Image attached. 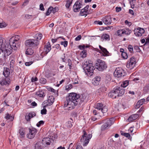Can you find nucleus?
Segmentation results:
<instances>
[{
    "label": "nucleus",
    "mask_w": 149,
    "mask_h": 149,
    "mask_svg": "<svg viewBox=\"0 0 149 149\" xmlns=\"http://www.w3.org/2000/svg\"><path fill=\"white\" fill-rule=\"evenodd\" d=\"M39 81L40 83L43 84H45L47 82L46 79L45 78H40Z\"/></svg>",
    "instance_id": "41"
},
{
    "label": "nucleus",
    "mask_w": 149,
    "mask_h": 149,
    "mask_svg": "<svg viewBox=\"0 0 149 149\" xmlns=\"http://www.w3.org/2000/svg\"><path fill=\"white\" fill-rule=\"evenodd\" d=\"M94 23L95 24H99V25H102V22L100 21H95L94 22Z\"/></svg>",
    "instance_id": "54"
},
{
    "label": "nucleus",
    "mask_w": 149,
    "mask_h": 149,
    "mask_svg": "<svg viewBox=\"0 0 149 149\" xmlns=\"http://www.w3.org/2000/svg\"><path fill=\"white\" fill-rule=\"evenodd\" d=\"M36 36V39L35 40H36V42H38L39 40L41 39L42 36V34H38V35Z\"/></svg>",
    "instance_id": "42"
},
{
    "label": "nucleus",
    "mask_w": 149,
    "mask_h": 149,
    "mask_svg": "<svg viewBox=\"0 0 149 149\" xmlns=\"http://www.w3.org/2000/svg\"><path fill=\"white\" fill-rule=\"evenodd\" d=\"M38 80V78L37 77H35V78L32 77L31 79V81L32 82L37 81Z\"/></svg>",
    "instance_id": "59"
},
{
    "label": "nucleus",
    "mask_w": 149,
    "mask_h": 149,
    "mask_svg": "<svg viewBox=\"0 0 149 149\" xmlns=\"http://www.w3.org/2000/svg\"><path fill=\"white\" fill-rule=\"evenodd\" d=\"M15 61L13 59H12L10 62V68H13L14 65Z\"/></svg>",
    "instance_id": "46"
},
{
    "label": "nucleus",
    "mask_w": 149,
    "mask_h": 149,
    "mask_svg": "<svg viewBox=\"0 0 149 149\" xmlns=\"http://www.w3.org/2000/svg\"><path fill=\"white\" fill-rule=\"evenodd\" d=\"M129 84V81H125L123 82V83L121 84V86L125 88L128 86Z\"/></svg>",
    "instance_id": "34"
},
{
    "label": "nucleus",
    "mask_w": 149,
    "mask_h": 149,
    "mask_svg": "<svg viewBox=\"0 0 149 149\" xmlns=\"http://www.w3.org/2000/svg\"><path fill=\"white\" fill-rule=\"evenodd\" d=\"M126 74V73L121 68H116L114 73V75L116 77H124Z\"/></svg>",
    "instance_id": "8"
},
{
    "label": "nucleus",
    "mask_w": 149,
    "mask_h": 149,
    "mask_svg": "<svg viewBox=\"0 0 149 149\" xmlns=\"http://www.w3.org/2000/svg\"><path fill=\"white\" fill-rule=\"evenodd\" d=\"M113 122L114 119L113 118H110L107 120L106 123L102 126V130H104L107 128L109 127L113 124Z\"/></svg>",
    "instance_id": "11"
},
{
    "label": "nucleus",
    "mask_w": 149,
    "mask_h": 149,
    "mask_svg": "<svg viewBox=\"0 0 149 149\" xmlns=\"http://www.w3.org/2000/svg\"><path fill=\"white\" fill-rule=\"evenodd\" d=\"M86 98V96L84 94L80 96L79 95L75 93H71L66 97L64 103L65 107H67V108H66V109L69 110L72 109L78 104L79 100L81 103L84 101ZM80 103V102H79Z\"/></svg>",
    "instance_id": "1"
},
{
    "label": "nucleus",
    "mask_w": 149,
    "mask_h": 149,
    "mask_svg": "<svg viewBox=\"0 0 149 149\" xmlns=\"http://www.w3.org/2000/svg\"><path fill=\"white\" fill-rule=\"evenodd\" d=\"M134 33L135 35L137 36H142L145 32L144 30L143 29L141 28H135L134 30Z\"/></svg>",
    "instance_id": "14"
},
{
    "label": "nucleus",
    "mask_w": 149,
    "mask_h": 149,
    "mask_svg": "<svg viewBox=\"0 0 149 149\" xmlns=\"http://www.w3.org/2000/svg\"><path fill=\"white\" fill-rule=\"evenodd\" d=\"M121 56L124 59H126L128 58L127 54L125 52H122L121 54Z\"/></svg>",
    "instance_id": "43"
},
{
    "label": "nucleus",
    "mask_w": 149,
    "mask_h": 149,
    "mask_svg": "<svg viewBox=\"0 0 149 149\" xmlns=\"http://www.w3.org/2000/svg\"><path fill=\"white\" fill-rule=\"evenodd\" d=\"M52 8L50 7H49L48 8L47 11L46 12V15H49L51 12H52Z\"/></svg>",
    "instance_id": "47"
},
{
    "label": "nucleus",
    "mask_w": 149,
    "mask_h": 149,
    "mask_svg": "<svg viewBox=\"0 0 149 149\" xmlns=\"http://www.w3.org/2000/svg\"><path fill=\"white\" fill-rule=\"evenodd\" d=\"M135 63V59L134 57H132L130 58V61L127 62L126 65L127 67L131 69L134 67Z\"/></svg>",
    "instance_id": "12"
},
{
    "label": "nucleus",
    "mask_w": 149,
    "mask_h": 149,
    "mask_svg": "<svg viewBox=\"0 0 149 149\" xmlns=\"http://www.w3.org/2000/svg\"><path fill=\"white\" fill-rule=\"evenodd\" d=\"M25 118L26 120L27 121H30V118L29 114L28 115H26L25 116Z\"/></svg>",
    "instance_id": "56"
},
{
    "label": "nucleus",
    "mask_w": 149,
    "mask_h": 149,
    "mask_svg": "<svg viewBox=\"0 0 149 149\" xmlns=\"http://www.w3.org/2000/svg\"><path fill=\"white\" fill-rule=\"evenodd\" d=\"M43 106H46V107L48 106H51L52 104L48 100H45L42 103Z\"/></svg>",
    "instance_id": "25"
},
{
    "label": "nucleus",
    "mask_w": 149,
    "mask_h": 149,
    "mask_svg": "<svg viewBox=\"0 0 149 149\" xmlns=\"http://www.w3.org/2000/svg\"><path fill=\"white\" fill-rule=\"evenodd\" d=\"M51 46L49 42H48L45 45L44 48V54L46 55L51 50Z\"/></svg>",
    "instance_id": "17"
},
{
    "label": "nucleus",
    "mask_w": 149,
    "mask_h": 149,
    "mask_svg": "<svg viewBox=\"0 0 149 149\" xmlns=\"http://www.w3.org/2000/svg\"><path fill=\"white\" fill-rule=\"evenodd\" d=\"M33 62L32 61H30L29 62H26L25 63V64L26 66H29L32 64Z\"/></svg>",
    "instance_id": "61"
},
{
    "label": "nucleus",
    "mask_w": 149,
    "mask_h": 149,
    "mask_svg": "<svg viewBox=\"0 0 149 149\" xmlns=\"http://www.w3.org/2000/svg\"><path fill=\"white\" fill-rule=\"evenodd\" d=\"M128 49H129V51L131 53H132L133 51V48L132 46L130 45L128 46Z\"/></svg>",
    "instance_id": "48"
},
{
    "label": "nucleus",
    "mask_w": 149,
    "mask_h": 149,
    "mask_svg": "<svg viewBox=\"0 0 149 149\" xmlns=\"http://www.w3.org/2000/svg\"><path fill=\"white\" fill-rule=\"evenodd\" d=\"M44 122L43 120H41L38 122L37 124L36 125L38 127H39L40 126V125H43L44 124Z\"/></svg>",
    "instance_id": "51"
},
{
    "label": "nucleus",
    "mask_w": 149,
    "mask_h": 149,
    "mask_svg": "<svg viewBox=\"0 0 149 149\" xmlns=\"http://www.w3.org/2000/svg\"><path fill=\"white\" fill-rule=\"evenodd\" d=\"M10 45H8V44H6L4 49L3 50L4 51V53L6 55H9L11 54L12 52L11 48L13 49L14 47L12 46H11L10 47Z\"/></svg>",
    "instance_id": "13"
},
{
    "label": "nucleus",
    "mask_w": 149,
    "mask_h": 149,
    "mask_svg": "<svg viewBox=\"0 0 149 149\" xmlns=\"http://www.w3.org/2000/svg\"><path fill=\"white\" fill-rule=\"evenodd\" d=\"M82 3L81 0H77L73 6V11L75 12L79 11L80 10V8L82 7Z\"/></svg>",
    "instance_id": "9"
},
{
    "label": "nucleus",
    "mask_w": 149,
    "mask_h": 149,
    "mask_svg": "<svg viewBox=\"0 0 149 149\" xmlns=\"http://www.w3.org/2000/svg\"><path fill=\"white\" fill-rule=\"evenodd\" d=\"M102 38L105 40H109V36L107 34H103L102 36Z\"/></svg>",
    "instance_id": "32"
},
{
    "label": "nucleus",
    "mask_w": 149,
    "mask_h": 149,
    "mask_svg": "<svg viewBox=\"0 0 149 149\" xmlns=\"http://www.w3.org/2000/svg\"><path fill=\"white\" fill-rule=\"evenodd\" d=\"M99 47L100 50L103 53L105 54V56H106L108 54L109 52L106 48L103 47L100 45L99 46Z\"/></svg>",
    "instance_id": "23"
},
{
    "label": "nucleus",
    "mask_w": 149,
    "mask_h": 149,
    "mask_svg": "<svg viewBox=\"0 0 149 149\" xmlns=\"http://www.w3.org/2000/svg\"><path fill=\"white\" fill-rule=\"evenodd\" d=\"M40 9L41 10L44 11L45 9L44 8L43 5L42 3H41L40 5Z\"/></svg>",
    "instance_id": "57"
},
{
    "label": "nucleus",
    "mask_w": 149,
    "mask_h": 149,
    "mask_svg": "<svg viewBox=\"0 0 149 149\" xmlns=\"http://www.w3.org/2000/svg\"><path fill=\"white\" fill-rule=\"evenodd\" d=\"M46 106H43V109L41 111V113L42 115L46 114L47 113V110L46 109Z\"/></svg>",
    "instance_id": "37"
},
{
    "label": "nucleus",
    "mask_w": 149,
    "mask_h": 149,
    "mask_svg": "<svg viewBox=\"0 0 149 149\" xmlns=\"http://www.w3.org/2000/svg\"><path fill=\"white\" fill-rule=\"evenodd\" d=\"M91 11H86L85 12H83L81 13V11L80 12V14L81 16H86L88 14H89L91 13Z\"/></svg>",
    "instance_id": "28"
},
{
    "label": "nucleus",
    "mask_w": 149,
    "mask_h": 149,
    "mask_svg": "<svg viewBox=\"0 0 149 149\" xmlns=\"http://www.w3.org/2000/svg\"><path fill=\"white\" fill-rule=\"evenodd\" d=\"M107 90V88L104 86H102L98 90L99 92H104Z\"/></svg>",
    "instance_id": "33"
},
{
    "label": "nucleus",
    "mask_w": 149,
    "mask_h": 149,
    "mask_svg": "<svg viewBox=\"0 0 149 149\" xmlns=\"http://www.w3.org/2000/svg\"><path fill=\"white\" fill-rule=\"evenodd\" d=\"M52 141V139L49 137H47L43 139L42 140V143L44 145H49L50 144V143H51Z\"/></svg>",
    "instance_id": "20"
},
{
    "label": "nucleus",
    "mask_w": 149,
    "mask_h": 149,
    "mask_svg": "<svg viewBox=\"0 0 149 149\" xmlns=\"http://www.w3.org/2000/svg\"><path fill=\"white\" fill-rule=\"evenodd\" d=\"M83 134L80 139V141L84 146H86L89 143L90 139L92 137V135L89 134L87 135L86 132L83 131Z\"/></svg>",
    "instance_id": "7"
},
{
    "label": "nucleus",
    "mask_w": 149,
    "mask_h": 149,
    "mask_svg": "<svg viewBox=\"0 0 149 149\" xmlns=\"http://www.w3.org/2000/svg\"><path fill=\"white\" fill-rule=\"evenodd\" d=\"M3 74L6 78H7L10 75V71L9 68H4L3 72Z\"/></svg>",
    "instance_id": "21"
},
{
    "label": "nucleus",
    "mask_w": 149,
    "mask_h": 149,
    "mask_svg": "<svg viewBox=\"0 0 149 149\" xmlns=\"http://www.w3.org/2000/svg\"><path fill=\"white\" fill-rule=\"evenodd\" d=\"M55 98L54 97L52 96H49L48 97V100L52 104L54 101Z\"/></svg>",
    "instance_id": "35"
},
{
    "label": "nucleus",
    "mask_w": 149,
    "mask_h": 149,
    "mask_svg": "<svg viewBox=\"0 0 149 149\" xmlns=\"http://www.w3.org/2000/svg\"><path fill=\"white\" fill-rule=\"evenodd\" d=\"M124 34L126 35H129L132 32L131 30L130 29L128 28L123 29Z\"/></svg>",
    "instance_id": "26"
},
{
    "label": "nucleus",
    "mask_w": 149,
    "mask_h": 149,
    "mask_svg": "<svg viewBox=\"0 0 149 149\" xmlns=\"http://www.w3.org/2000/svg\"><path fill=\"white\" fill-rule=\"evenodd\" d=\"M134 49H136L137 50L136 51L137 52H139L140 51V49H139V47L137 46H134Z\"/></svg>",
    "instance_id": "63"
},
{
    "label": "nucleus",
    "mask_w": 149,
    "mask_h": 149,
    "mask_svg": "<svg viewBox=\"0 0 149 149\" xmlns=\"http://www.w3.org/2000/svg\"><path fill=\"white\" fill-rule=\"evenodd\" d=\"M82 67L86 74H88L91 76L93 75L95 68L93 66L91 63L86 61L83 64Z\"/></svg>",
    "instance_id": "3"
},
{
    "label": "nucleus",
    "mask_w": 149,
    "mask_h": 149,
    "mask_svg": "<svg viewBox=\"0 0 149 149\" xmlns=\"http://www.w3.org/2000/svg\"><path fill=\"white\" fill-rule=\"evenodd\" d=\"M0 84L2 85L7 84L6 79H3L1 81H0Z\"/></svg>",
    "instance_id": "50"
},
{
    "label": "nucleus",
    "mask_w": 149,
    "mask_h": 149,
    "mask_svg": "<svg viewBox=\"0 0 149 149\" xmlns=\"http://www.w3.org/2000/svg\"><path fill=\"white\" fill-rule=\"evenodd\" d=\"M65 126L68 128H70L72 126V122L71 121H68L65 123Z\"/></svg>",
    "instance_id": "31"
},
{
    "label": "nucleus",
    "mask_w": 149,
    "mask_h": 149,
    "mask_svg": "<svg viewBox=\"0 0 149 149\" xmlns=\"http://www.w3.org/2000/svg\"><path fill=\"white\" fill-rule=\"evenodd\" d=\"M89 8V6L87 5L84 8H83L81 9V13L84 12H85L86 11H91L92 10H88V8Z\"/></svg>",
    "instance_id": "30"
},
{
    "label": "nucleus",
    "mask_w": 149,
    "mask_h": 149,
    "mask_svg": "<svg viewBox=\"0 0 149 149\" xmlns=\"http://www.w3.org/2000/svg\"><path fill=\"white\" fill-rule=\"evenodd\" d=\"M32 17V15H25V17L26 19H28L29 18H31Z\"/></svg>",
    "instance_id": "62"
},
{
    "label": "nucleus",
    "mask_w": 149,
    "mask_h": 149,
    "mask_svg": "<svg viewBox=\"0 0 149 149\" xmlns=\"http://www.w3.org/2000/svg\"><path fill=\"white\" fill-rule=\"evenodd\" d=\"M5 118L7 120L11 119L12 120H13L14 119L13 117H12V116H11L8 113L6 114V116Z\"/></svg>",
    "instance_id": "36"
},
{
    "label": "nucleus",
    "mask_w": 149,
    "mask_h": 149,
    "mask_svg": "<svg viewBox=\"0 0 149 149\" xmlns=\"http://www.w3.org/2000/svg\"><path fill=\"white\" fill-rule=\"evenodd\" d=\"M103 22L106 25H109L112 22L111 17L110 16L105 17L102 19Z\"/></svg>",
    "instance_id": "16"
},
{
    "label": "nucleus",
    "mask_w": 149,
    "mask_h": 149,
    "mask_svg": "<svg viewBox=\"0 0 149 149\" xmlns=\"http://www.w3.org/2000/svg\"><path fill=\"white\" fill-rule=\"evenodd\" d=\"M72 88V86L71 84H69L66 86L65 88L67 90H69Z\"/></svg>",
    "instance_id": "55"
},
{
    "label": "nucleus",
    "mask_w": 149,
    "mask_h": 149,
    "mask_svg": "<svg viewBox=\"0 0 149 149\" xmlns=\"http://www.w3.org/2000/svg\"><path fill=\"white\" fill-rule=\"evenodd\" d=\"M103 104L101 103H97L95 104V108L98 110H94L93 111V114L95 115H97L99 113L98 111L99 110L103 113H106L108 111V108L106 106H103Z\"/></svg>",
    "instance_id": "4"
},
{
    "label": "nucleus",
    "mask_w": 149,
    "mask_h": 149,
    "mask_svg": "<svg viewBox=\"0 0 149 149\" xmlns=\"http://www.w3.org/2000/svg\"><path fill=\"white\" fill-rule=\"evenodd\" d=\"M123 34H124L123 29L119 30L117 31V34L118 36H122Z\"/></svg>",
    "instance_id": "38"
},
{
    "label": "nucleus",
    "mask_w": 149,
    "mask_h": 149,
    "mask_svg": "<svg viewBox=\"0 0 149 149\" xmlns=\"http://www.w3.org/2000/svg\"><path fill=\"white\" fill-rule=\"evenodd\" d=\"M36 95L42 97H43L45 96V93L42 91L37 92L36 93Z\"/></svg>",
    "instance_id": "24"
},
{
    "label": "nucleus",
    "mask_w": 149,
    "mask_h": 149,
    "mask_svg": "<svg viewBox=\"0 0 149 149\" xmlns=\"http://www.w3.org/2000/svg\"><path fill=\"white\" fill-rule=\"evenodd\" d=\"M73 0H68L66 1V3L65 6L66 8H68L70 5L72 4Z\"/></svg>",
    "instance_id": "27"
},
{
    "label": "nucleus",
    "mask_w": 149,
    "mask_h": 149,
    "mask_svg": "<svg viewBox=\"0 0 149 149\" xmlns=\"http://www.w3.org/2000/svg\"><path fill=\"white\" fill-rule=\"evenodd\" d=\"M86 51L85 50H84L80 53V55L83 58H85L86 56Z\"/></svg>",
    "instance_id": "29"
},
{
    "label": "nucleus",
    "mask_w": 149,
    "mask_h": 149,
    "mask_svg": "<svg viewBox=\"0 0 149 149\" xmlns=\"http://www.w3.org/2000/svg\"><path fill=\"white\" fill-rule=\"evenodd\" d=\"M101 78L99 76L95 77L93 78L92 81V83L95 86H97L99 84Z\"/></svg>",
    "instance_id": "18"
},
{
    "label": "nucleus",
    "mask_w": 149,
    "mask_h": 149,
    "mask_svg": "<svg viewBox=\"0 0 149 149\" xmlns=\"http://www.w3.org/2000/svg\"><path fill=\"white\" fill-rule=\"evenodd\" d=\"M35 147V149H41L42 148V146H40L39 144L38 143H36Z\"/></svg>",
    "instance_id": "53"
},
{
    "label": "nucleus",
    "mask_w": 149,
    "mask_h": 149,
    "mask_svg": "<svg viewBox=\"0 0 149 149\" xmlns=\"http://www.w3.org/2000/svg\"><path fill=\"white\" fill-rule=\"evenodd\" d=\"M29 133L27 136L28 138L31 139L35 136L36 133V130L34 128L29 129Z\"/></svg>",
    "instance_id": "15"
},
{
    "label": "nucleus",
    "mask_w": 149,
    "mask_h": 149,
    "mask_svg": "<svg viewBox=\"0 0 149 149\" xmlns=\"http://www.w3.org/2000/svg\"><path fill=\"white\" fill-rule=\"evenodd\" d=\"M120 133L121 135L124 136L128 138H129L130 137V135L128 133H124L122 131L120 132Z\"/></svg>",
    "instance_id": "39"
},
{
    "label": "nucleus",
    "mask_w": 149,
    "mask_h": 149,
    "mask_svg": "<svg viewBox=\"0 0 149 149\" xmlns=\"http://www.w3.org/2000/svg\"><path fill=\"white\" fill-rule=\"evenodd\" d=\"M19 133L21 136L22 138L24 136V132L22 129H20L19 131Z\"/></svg>",
    "instance_id": "40"
},
{
    "label": "nucleus",
    "mask_w": 149,
    "mask_h": 149,
    "mask_svg": "<svg viewBox=\"0 0 149 149\" xmlns=\"http://www.w3.org/2000/svg\"><path fill=\"white\" fill-rule=\"evenodd\" d=\"M6 25L4 23H0V28H2L6 27Z\"/></svg>",
    "instance_id": "58"
},
{
    "label": "nucleus",
    "mask_w": 149,
    "mask_h": 149,
    "mask_svg": "<svg viewBox=\"0 0 149 149\" xmlns=\"http://www.w3.org/2000/svg\"><path fill=\"white\" fill-rule=\"evenodd\" d=\"M139 117V115L137 114H132L129 116L127 119L129 122L133 121L137 118Z\"/></svg>",
    "instance_id": "19"
},
{
    "label": "nucleus",
    "mask_w": 149,
    "mask_h": 149,
    "mask_svg": "<svg viewBox=\"0 0 149 149\" xmlns=\"http://www.w3.org/2000/svg\"><path fill=\"white\" fill-rule=\"evenodd\" d=\"M20 38V36L19 35L13 36L9 40L10 47L12 46L14 48H17L19 47L20 42L19 41Z\"/></svg>",
    "instance_id": "5"
},
{
    "label": "nucleus",
    "mask_w": 149,
    "mask_h": 149,
    "mask_svg": "<svg viewBox=\"0 0 149 149\" xmlns=\"http://www.w3.org/2000/svg\"><path fill=\"white\" fill-rule=\"evenodd\" d=\"M68 43L67 41H65L64 42H61V45H63L65 47H66L67 46Z\"/></svg>",
    "instance_id": "49"
},
{
    "label": "nucleus",
    "mask_w": 149,
    "mask_h": 149,
    "mask_svg": "<svg viewBox=\"0 0 149 149\" xmlns=\"http://www.w3.org/2000/svg\"><path fill=\"white\" fill-rule=\"evenodd\" d=\"M145 99H142L139 100L138 102V104H139L140 105H142L143 103L145 102Z\"/></svg>",
    "instance_id": "45"
},
{
    "label": "nucleus",
    "mask_w": 149,
    "mask_h": 149,
    "mask_svg": "<svg viewBox=\"0 0 149 149\" xmlns=\"http://www.w3.org/2000/svg\"><path fill=\"white\" fill-rule=\"evenodd\" d=\"M146 41L144 44V46L147 45L148 46V47L149 46V37L146 40Z\"/></svg>",
    "instance_id": "52"
},
{
    "label": "nucleus",
    "mask_w": 149,
    "mask_h": 149,
    "mask_svg": "<svg viewBox=\"0 0 149 149\" xmlns=\"http://www.w3.org/2000/svg\"><path fill=\"white\" fill-rule=\"evenodd\" d=\"M34 53L33 50L32 48H28L26 49L25 52V54L26 55H32Z\"/></svg>",
    "instance_id": "22"
},
{
    "label": "nucleus",
    "mask_w": 149,
    "mask_h": 149,
    "mask_svg": "<svg viewBox=\"0 0 149 149\" xmlns=\"http://www.w3.org/2000/svg\"><path fill=\"white\" fill-rule=\"evenodd\" d=\"M50 7L52 8V12L54 14L57 12L58 10V7H56L54 8L52 6Z\"/></svg>",
    "instance_id": "44"
},
{
    "label": "nucleus",
    "mask_w": 149,
    "mask_h": 149,
    "mask_svg": "<svg viewBox=\"0 0 149 149\" xmlns=\"http://www.w3.org/2000/svg\"><path fill=\"white\" fill-rule=\"evenodd\" d=\"M125 23L126 24L128 25L129 26H131L132 24L131 22L128 21L127 20L125 21Z\"/></svg>",
    "instance_id": "64"
},
{
    "label": "nucleus",
    "mask_w": 149,
    "mask_h": 149,
    "mask_svg": "<svg viewBox=\"0 0 149 149\" xmlns=\"http://www.w3.org/2000/svg\"><path fill=\"white\" fill-rule=\"evenodd\" d=\"M125 90L120 87L114 88L109 94V95L111 98L115 99L123 95L125 93Z\"/></svg>",
    "instance_id": "2"
},
{
    "label": "nucleus",
    "mask_w": 149,
    "mask_h": 149,
    "mask_svg": "<svg viewBox=\"0 0 149 149\" xmlns=\"http://www.w3.org/2000/svg\"><path fill=\"white\" fill-rule=\"evenodd\" d=\"M95 68L99 71H102L107 68V66L104 61L101 60L97 59L95 64Z\"/></svg>",
    "instance_id": "6"
},
{
    "label": "nucleus",
    "mask_w": 149,
    "mask_h": 149,
    "mask_svg": "<svg viewBox=\"0 0 149 149\" xmlns=\"http://www.w3.org/2000/svg\"><path fill=\"white\" fill-rule=\"evenodd\" d=\"M81 36L80 35L78 36L75 38V40L76 41H78L81 39Z\"/></svg>",
    "instance_id": "60"
},
{
    "label": "nucleus",
    "mask_w": 149,
    "mask_h": 149,
    "mask_svg": "<svg viewBox=\"0 0 149 149\" xmlns=\"http://www.w3.org/2000/svg\"><path fill=\"white\" fill-rule=\"evenodd\" d=\"M39 44L38 42H36L35 39H32L26 40L25 42V44L27 47H33L37 46Z\"/></svg>",
    "instance_id": "10"
}]
</instances>
